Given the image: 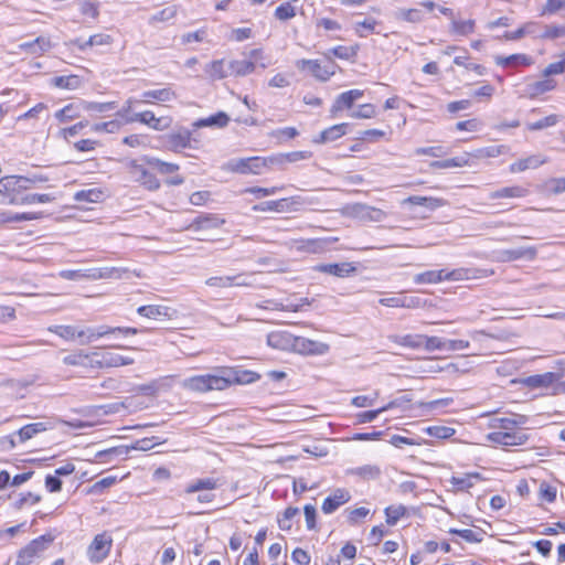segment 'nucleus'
<instances>
[{
  "label": "nucleus",
  "instance_id": "nucleus-20",
  "mask_svg": "<svg viewBox=\"0 0 565 565\" xmlns=\"http://www.w3.org/2000/svg\"><path fill=\"white\" fill-rule=\"evenodd\" d=\"M137 313L150 320H172L177 316V310L162 305H146L137 308Z\"/></svg>",
  "mask_w": 565,
  "mask_h": 565
},
{
  "label": "nucleus",
  "instance_id": "nucleus-57",
  "mask_svg": "<svg viewBox=\"0 0 565 565\" xmlns=\"http://www.w3.org/2000/svg\"><path fill=\"white\" fill-rule=\"evenodd\" d=\"M46 429L44 423H33L28 424L20 428L15 434L19 436L21 443H24L31 439L38 433L44 431Z\"/></svg>",
  "mask_w": 565,
  "mask_h": 565
},
{
  "label": "nucleus",
  "instance_id": "nucleus-12",
  "mask_svg": "<svg viewBox=\"0 0 565 565\" xmlns=\"http://www.w3.org/2000/svg\"><path fill=\"white\" fill-rule=\"evenodd\" d=\"M53 539L51 535H42L31 541L25 547H23L18 555L15 565H30L34 557H38L47 545L52 543Z\"/></svg>",
  "mask_w": 565,
  "mask_h": 565
},
{
  "label": "nucleus",
  "instance_id": "nucleus-6",
  "mask_svg": "<svg viewBox=\"0 0 565 565\" xmlns=\"http://www.w3.org/2000/svg\"><path fill=\"white\" fill-rule=\"evenodd\" d=\"M177 90L172 86L168 85L162 88L145 90L141 94L140 99L128 98L126 100L125 108L126 110H130L137 104L169 107L171 103L177 100Z\"/></svg>",
  "mask_w": 565,
  "mask_h": 565
},
{
  "label": "nucleus",
  "instance_id": "nucleus-61",
  "mask_svg": "<svg viewBox=\"0 0 565 565\" xmlns=\"http://www.w3.org/2000/svg\"><path fill=\"white\" fill-rule=\"evenodd\" d=\"M406 202L411 203L412 205H422L431 209L439 207L444 204V201L441 199L420 195L408 196L406 199Z\"/></svg>",
  "mask_w": 565,
  "mask_h": 565
},
{
  "label": "nucleus",
  "instance_id": "nucleus-35",
  "mask_svg": "<svg viewBox=\"0 0 565 565\" xmlns=\"http://www.w3.org/2000/svg\"><path fill=\"white\" fill-rule=\"evenodd\" d=\"M448 534L461 537L465 542L470 544H479L486 537V531L481 527L475 529H456L450 527Z\"/></svg>",
  "mask_w": 565,
  "mask_h": 565
},
{
  "label": "nucleus",
  "instance_id": "nucleus-58",
  "mask_svg": "<svg viewBox=\"0 0 565 565\" xmlns=\"http://www.w3.org/2000/svg\"><path fill=\"white\" fill-rule=\"evenodd\" d=\"M379 22L373 18H366L363 21L354 24V32L359 38H365L369 34L375 33Z\"/></svg>",
  "mask_w": 565,
  "mask_h": 565
},
{
  "label": "nucleus",
  "instance_id": "nucleus-10",
  "mask_svg": "<svg viewBox=\"0 0 565 565\" xmlns=\"http://www.w3.org/2000/svg\"><path fill=\"white\" fill-rule=\"evenodd\" d=\"M364 96V90L353 88L340 93L330 106L329 114L331 118H337L343 111L351 110L354 104Z\"/></svg>",
  "mask_w": 565,
  "mask_h": 565
},
{
  "label": "nucleus",
  "instance_id": "nucleus-60",
  "mask_svg": "<svg viewBox=\"0 0 565 565\" xmlns=\"http://www.w3.org/2000/svg\"><path fill=\"white\" fill-rule=\"evenodd\" d=\"M377 116V107L374 104L365 103L360 105L354 111H352L351 117L355 119H372Z\"/></svg>",
  "mask_w": 565,
  "mask_h": 565
},
{
  "label": "nucleus",
  "instance_id": "nucleus-56",
  "mask_svg": "<svg viewBox=\"0 0 565 565\" xmlns=\"http://www.w3.org/2000/svg\"><path fill=\"white\" fill-rule=\"evenodd\" d=\"M388 534L386 524L380 523L373 525L367 534V541L371 546H379L383 539Z\"/></svg>",
  "mask_w": 565,
  "mask_h": 565
},
{
  "label": "nucleus",
  "instance_id": "nucleus-7",
  "mask_svg": "<svg viewBox=\"0 0 565 565\" xmlns=\"http://www.w3.org/2000/svg\"><path fill=\"white\" fill-rule=\"evenodd\" d=\"M113 536L109 532L104 531L94 536L87 547V557L90 563L99 564L104 562L110 554L113 547Z\"/></svg>",
  "mask_w": 565,
  "mask_h": 565
},
{
  "label": "nucleus",
  "instance_id": "nucleus-38",
  "mask_svg": "<svg viewBox=\"0 0 565 565\" xmlns=\"http://www.w3.org/2000/svg\"><path fill=\"white\" fill-rule=\"evenodd\" d=\"M55 198L51 194H38V193H21L20 196H14L7 201L8 204L12 205H31L35 203H47L53 201Z\"/></svg>",
  "mask_w": 565,
  "mask_h": 565
},
{
  "label": "nucleus",
  "instance_id": "nucleus-41",
  "mask_svg": "<svg viewBox=\"0 0 565 565\" xmlns=\"http://www.w3.org/2000/svg\"><path fill=\"white\" fill-rule=\"evenodd\" d=\"M42 216V212L13 213L10 211H0V226L14 222L39 220Z\"/></svg>",
  "mask_w": 565,
  "mask_h": 565
},
{
  "label": "nucleus",
  "instance_id": "nucleus-42",
  "mask_svg": "<svg viewBox=\"0 0 565 565\" xmlns=\"http://www.w3.org/2000/svg\"><path fill=\"white\" fill-rule=\"evenodd\" d=\"M0 194L4 196V203L14 196L21 195V185L17 183L15 175H7L0 179Z\"/></svg>",
  "mask_w": 565,
  "mask_h": 565
},
{
  "label": "nucleus",
  "instance_id": "nucleus-62",
  "mask_svg": "<svg viewBox=\"0 0 565 565\" xmlns=\"http://www.w3.org/2000/svg\"><path fill=\"white\" fill-rule=\"evenodd\" d=\"M290 334L284 331H274L270 332L267 337L268 345L280 349L284 348L286 343L289 342Z\"/></svg>",
  "mask_w": 565,
  "mask_h": 565
},
{
  "label": "nucleus",
  "instance_id": "nucleus-4",
  "mask_svg": "<svg viewBox=\"0 0 565 565\" xmlns=\"http://www.w3.org/2000/svg\"><path fill=\"white\" fill-rule=\"evenodd\" d=\"M297 67L310 74L315 79L326 83L335 74L341 73L342 68L332 56H328L327 52L322 53L320 58H302L297 62Z\"/></svg>",
  "mask_w": 565,
  "mask_h": 565
},
{
  "label": "nucleus",
  "instance_id": "nucleus-32",
  "mask_svg": "<svg viewBox=\"0 0 565 565\" xmlns=\"http://www.w3.org/2000/svg\"><path fill=\"white\" fill-rule=\"evenodd\" d=\"M409 515V509L402 503L390 504L384 509L385 524L387 526H395L399 521Z\"/></svg>",
  "mask_w": 565,
  "mask_h": 565
},
{
  "label": "nucleus",
  "instance_id": "nucleus-16",
  "mask_svg": "<svg viewBox=\"0 0 565 565\" xmlns=\"http://www.w3.org/2000/svg\"><path fill=\"white\" fill-rule=\"evenodd\" d=\"M116 332H118L122 335H135L138 333V329L132 328V327H122V328L121 327H117V328L105 327V328H100L99 330L86 329V330H79L76 333V337L82 343H84L86 341L89 342V341L99 339L102 337L108 335V334H114Z\"/></svg>",
  "mask_w": 565,
  "mask_h": 565
},
{
  "label": "nucleus",
  "instance_id": "nucleus-25",
  "mask_svg": "<svg viewBox=\"0 0 565 565\" xmlns=\"http://www.w3.org/2000/svg\"><path fill=\"white\" fill-rule=\"evenodd\" d=\"M312 157L311 151L298 150L290 152L276 153L270 156L271 168L279 167L284 168L288 163H295L298 161L307 160Z\"/></svg>",
  "mask_w": 565,
  "mask_h": 565
},
{
  "label": "nucleus",
  "instance_id": "nucleus-51",
  "mask_svg": "<svg viewBox=\"0 0 565 565\" xmlns=\"http://www.w3.org/2000/svg\"><path fill=\"white\" fill-rule=\"evenodd\" d=\"M535 256H536V248L533 246L525 247V248L507 249L503 252V258L509 262L518 260L521 258L533 259V258H535Z\"/></svg>",
  "mask_w": 565,
  "mask_h": 565
},
{
  "label": "nucleus",
  "instance_id": "nucleus-9",
  "mask_svg": "<svg viewBox=\"0 0 565 565\" xmlns=\"http://www.w3.org/2000/svg\"><path fill=\"white\" fill-rule=\"evenodd\" d=\"M227 377V388L237 385H248L258 382L262 375L253 370H245L242 366L222 365Z\"/></svg>",
  "mask_w": 565,
  "mask_h": 565
},
{
  "label": "nucleus",
  "instance_id": "nucleus-52",
  "mask_svg": "<svg viewBox=\"0 0 565 565\" xmlns=\"http://www.w3.org/2000/svg\"><path fill=\"white\" fill-rule=\"evenodd\" d=\"M299 514V509L296 507H287L281 514L277 518V524L280 530L289 532L292 529V520Z\"/></svg>",
  "mask_w": 565,
  "mask_h": 565
},
{
  "label": "nucleus",
  "instance_id": "nucleus-1",
  "mask_svg": "<svg viewBox=\"0 0 565 565\" xmlns=\"http://www.w3.org/2000/svg\"><path fill=\"white\" fill-rule=\"evenodd\" d=\"M180 166L172 162H166L153 157H142L132 159L124 167V180L127 185L141 188L149 192H156L161 188V181L157 177L160 174H170L166 180L168 185H181L184 178L178 173Z\"/></svg>",
  "mask_w": 565,
  "mask_h": 565
},
{
  "label": "nucleus",
  "instance_id": "nucleus-54",
  "mask_svg": "<svg viewBox=\"0 0 565 565\" xmlns=\"http://www.w3.org/2000/svg\"><path fill=\"white\" fill-rule=\"evenodd\" d=\"M424 13L419 8L402 9L397 13V19L399 21L413 24L420 23L424 21Z\"/></svg>",
  "mask_w": 565,
  "mask_h": 565
},
{
  "label": "nucleus",
  "instance_id": "nucleus-50",
  "mask_svg": "<svg viewBox=\"0 0 565 565\" xmlns=\"http://www.w3.org/2000/svg\"><path fill=\"white\" fill-rule=\"evenodd\" d=\"M476 21L473 19L468 20H454L450 24V31L460 36H467L475 32Z\"/></svg>",
  "mask_w": 565,
  "mask_h": 565
},
{
  "label": "nucleus",
  "instance_id": "nucleus-55",
  "mask_svg": "<svg viewBox=\"0 0 565 565\" xmlns=\"http://www.w3.org/2000/svg\"><path fill=\"white\" fill-rule=\"evenodd\" d=\"M423 350L429 353L435 351H445L446 340L436 335L423 334Z\"/></svg>",
  "mask_w": 565,
  "mask_h": 565
},
{
  "label": "nucleus",
  "instance_id": "nucleus-29",
  "mask_svg": "<svg viewBox=\"0 0 565 565\" xmlns=\"http://www.w3.org/2000/svg\"><path fill=\"white\" fill-rule=\"evenodd\" d=\"M328 56L339 58L350 63H355L360 52V44L354 43L351 45H335L326 51Z\"/></svg>",
  "mask_w": 565,
  "mask_h": 565
},
{
  "label": "nucleus",
  "instance_id": "nucleus-5",
  "mask_svg": "<svg viewBox=\"0 0 565 565\" xmlns=\"http://www.w3.org/2000/svg\"><path fill=\"white\" fill-rule=\"evenodd\" d=\"M214 373L199 374L185 379L182 383L183 388L189 392L204 394L211 391H225L227 388V377L222 366H216Z\"/></svg>",
  "mask_w": 565,
  "mask_h": 565
},
{
  "label": "nucleus",
  "instance_id": "nucleus-64",
  "mask_svg": "<svg viewBox=\"0 0 565 565\" xmlns=\"http://www.w3.org/2000/svg\"><path fill=\"white\" fill-rule=\"evenodd\" d=\"M565 73V52L559 54V61L548 64L544 71L543 76H552Z\"/></svg>",
  "mask_w": 565,
  "mask_h": 565
},
{
  "label": "nucleus",
  "instance_id": "nucleus-22",
  "mask_svg": "<svg viewBox=\"0 0 565 565\" xmlns=\"http://www.w3.org/2000/svg\"><path fill=\"white\" fill-rule=\"evenodd\" d=\"M492 271L480 268H456L452 270L445 269V277L447 281L473 280L488 277Z\"/></svg>",
  "mask_w": 565,
  "mask_h": 565
},
{
  "label": "nucleus",
  "instance_id": "nucleus-19",
  "mask_svg": "<svg viewBox=\"0 0 565 565\" xmlns=\"http://www.w3.org/2000/svg\"><path fill=\"white\" fill-rule=\"evenodd\" d=\"M225 224V218L217 213H202L198 215L188 225V230L193 232L210 231L218 228Z\"/></svg>",
  "mask_w": 565,
  "mask_h": 565
},
{
  "label": "nucleus",
  "instance_id": "nucleus-31",
  "mask_svg": "<svg viewBox=\"0 0 565 565\" xmlns=\"http://www.w3.org/2000/svg\"><path fill=\"white\" fill-rule=\"evenodd\" d=\"M556 86L557 82L554 78H551V76H544V78L540 81L530 83L526 89L530 98L534 99L554 90Z\"/></svg>",
  "mask_w": 565,
  "mask_h": 565
},
{
  "label": "nucleus",
  "instance_id": "nucleus-23",
  "mask_svg": "<svg viewBox=\"0 0 565 565\" xmlns=\"http://www.w3.org/2000/svg\"><path fill=\"white\" fill-rule=\"evenodd\" d=\"M494 62L502 68L518 70L520 67H530L534 64V58L524 53H515L509 56H495Z\"/></svg>",
  "mask_w": 565,
  "mask_h": 565
},
{
  "label": "nucleus",
  "instance_id": "nucleus-34",
  "mask_svg": "<svg viewBox=\"0 0 565 565\" xmlns=\"http://www.w3.org/2000/svg\"><path fill=\"white\" fill-rule=\"evenodd\" d=\"M317 270L335 277H348L355 273L356 267L352 263L323 264Z\"/></svg>",
  "mask_w": 565,
  "mask_h": 565
},
{
  "label": "nucleus",
  "instance_id": "nucleus-43",
  "mask_svg": "<svg viewBox=\"0 0 565 565\" xmlns=\"http://www.w3.org/2000/svg\"><path fill=\"white\" fill-rule=\"evenodd\" d=\"M78 10L83 23L95 22L99 14L98 3L93 0H82Z\"/></svg>",
  "mask_w": 565,
  "mask_h": 565
},
{
  "label": "nucleus",
  "instance_id": "nucleus-15",
  "mask_svg": "<svg viewBox=\"0 0 565 565\" xmlns=\"http://www.w3.org/2000/svg\"><path fill=\"white\" fill-rule=\"evenodd\" d=\"M291 347L301 355H322L329 351L327 343L305 337H294Z\"/></svg>",
  "mask_w": 565,
  "mask_h": 565
},
{
  "label": "nucleus",
  "instance_id": "nucleus-26",
  "mask_svg": "<svg viewBox=\"0 0 565 565\" xmlns=\"http://www.w3.org/2000/svg\"><path fill=\"white\" fill-rule=\"evenodd\" d=\"M296 203H299L297 198H282L256 204L252 210L254 212H286L290 211Z\"/></svg>",
  "mask_w": 565,
  "mask_h": 565
},
{
  "label": "nucleus",
  "instance_id": "nucleus-27",
  "mask_svg": "<svg viewBox=\"0 0 565 565\" xmlns=\"http://www.w3.org/2000/svg\"><path fill=\"white\" fill-rule=\"evenodd\" d=\"M547 159L541 154H531L525 158H521L515 160L509 166L510 173H521L526 170L537 169L544 163H546Z\"/></svg>",
  "mask_w": 565,
  "mask_h": 565
},
{
  "label": "nucleus",
  "instance_id": "nucleus-37",
  "mask_svg": "<svg viewBox=\"0 0 565 565\" xmlns=\"http://www.w3.org/2000/svg\"><path fill=\"white\" fill-rule=\"evenodd\" d=\"M178 15V7L172 4L162 8L152 15L149 17L148 23L152 26H159L168 24L173 21Z\"/></svg>",
  "mask_w": 565,
  "mask_h": 565
},
{
  "label": "nucleus",
  "instance_id": "nucleus-59",
  "mask_svg": "<svg viewBox=\"0 0 565 565\" xmlns=\"http://www.w3.org/2000/svg\"><path fill=\"white\" fill-rule=\"evenodd\" d=\"M297 15L296 7L289 2L280 3L274 11V17L280 22H286L294 19Z\"/></svg>",
  "mask_w": 565,
  "mask_h": 565
},
{
  "label": "nucleus",
  "instance_id": "nucleus-44",
  "mask_svg": "<svg viewBox=\"0 0 565 565\" xmlns=\"http://www.w3.org/2000/svg\"><path fill=\"white\" fill-rule=\"evenodd\" d=\"M351 475L363 481H372L381 477L382 470L377 465H364L352 469Z\"/></svg>",
  "mask_w": 565,
  "mask_h": 565
},
{
  "label": "nucleus",
  "instance_id": "nucleus-53",
  "mask_svg": "<svg viewBox=\"0 0 565 565\" xmlns=\"http://www.w3.org/2000/svg\"><path fill=\"white\" fill-rule=\"evenodd\" d=\"M482 120L478 117H472L463 120H459L455 124V130L458 132H471L476 134L482 129Z\"/></svg>",
  "mask_w": 565,
  "mask_h": 565
},
{
  "label": "nucleus",
  "instance_id": "nucleus-8",
  "mask_svg": "<svg viewBox=\"0 0 565 565\" xmlns=\"http://www.w3.org/2000/svg\"><path fill=\"white\" fill-rule=\"evenodd\" d=\"M270 168V156L241 158L231 163V171L239 174H260Z\"/></svg>",
  "mask_w": 565,
  "mask_h": 565
},
{
  "label": "nucleus",
  "instance_id": "nucleus-24",
  "mask_svg": "<svg viewBox=\"0 0 565 565\" xmlns=\"http://www.w3.org/2000/svg\"><path fill=\"white\" fill-rule=\"evenodd\" d=\"M486 481V478L479 472H467L462 476H452L449 483L455 492H468L478 482Z\"/></svg>",
  "mask_w": 565,
  "mask_h": 565
},
{
  "label": "nucleus",
  "instance_id": "nucleus-45",
  "mask_svg": "<svg viewBox=\"0 0 565 565\" xmlns=\"http://www.w3.org/2000/svg\"><path fill=\"white\" fill-rule=\"evenodd\" d=\"M228 122H230V117L227 116V114L224 111H218V113L211 115L206 118H201V119L196 120L193 124V126L195 128L212 127V126L223 128V127L227 126Z\"/></svg>",
  "mask_w": 565,
  "mask_h": 565
},
{
  "label": "nucleus",
  "instance_id": "nucleus-36",
  "mask_svg": "<svg viewBox=\"0 0 565 565\" xmlns=\"http://www.w3.org/2000/svg\"><path fill=\"white\" fill-rule=\"evenodd\" d=\"M529 194V190L522 185H510L498 189L490 194L492 200L522 199Z\"/></svg>",
  "mask_w": 565,
  "mask_h": 565
},
{
  "label": "nucleus",
  "instance_id": "nucleus-13",
  "mask_svg": "<svg viewBox=\"0 0 565 565\" xmlns=\"http://www.w3.org/2000/svg\"><path fill=\"white\" fill-rule=\"evenodd\" d=\"M558 377H561V373L545 372L524 377L522 384L530 390H546L554 396V388Z\"/></svg>",
  "mask_w": 565,
  "mask_h": 565
},
{
  "label": "nucleus",
  "instance_id": "nucleus-47",
  "mask_svg": "<svg viewBox=\"0 0 565 565\" xmlns=\"http://www.w3.org/2000/svg\"><path fill=\"white\" fill-rule=\"evenodd\" d=\"M113 38L109 34L97 33L92 35L87 41L81 42L78 40L75 41V44L81 50H85L86 47L93 46H108L113 43Z\"/></svg>",
  "mask_w": 565,
  "mask_h": 565
},
{
  "label": "nucleus",
  "instance_id": "nucleus-49",
  "mask_svg": "<svg viewBox=\"0 0 565 565\" xmlns=\"http://www.w3.org/2000/svg\"><path fill=\"white\" fill-rule=\"evenodd\" d=\"M206 74L212 81L223 79L227 76L226 62L224 58L214 60L206 65Z\"/></svg>",
  "mask_w": 565,
  "mask_h": 565
},
{
  "label": "nucleus",
  "instance_id": "nucleus-2",
  "mask_svg": "<svg viewBox=\"0 0 565 565\" xmlns=\"http://www.w3.org/2000/svg\"><path fill=\"white\" fill-rule=\"evenodd\" d=\"M526 422L527 418L524 415L494 417L489 423L490 431L487 435V440L501 447L523 446L529 440L524 427Z\"/></svg>",
  "mask_w": 565,
  "mask_h": 565
},
{
  "label": "nucleus",
  "instance_id": "nucleus-30",
  "mask_svg": "<svg viewBox=\"0 0 565 565\" xmlns=\"http://www.w3.org/2000/svg\"><path fill=\"white\" fill-rule=\"evenodd\" d=\"M379 303L388 308H416L420 305V299L407 297L399 292L398 296L381 298Z\"/></svg>",
  "mask_w": 565,
  "mask_h": 565
},
{
  "label": "nucleus",
  "instance_id": "nucleus-48",
  "mask_svg": "<svg viewBox=\"0 0 565 565\" xmlns=\"http://www.w3.org/2000/svg\"><path fill=\"white\" fill-rule=\"evenodd\" d=\"M441 281H446L445 269L426 270L415 277L417 284L435 285Z\"/></svg>",
  "mask_w": 565,
  "mask_h": 565
},
{
  "label": "nucleus",
  "instance_id": "nucleus-14",
  "mask_svg": "<svg viewBox=\"0 0 565 565\" xmlns=\"http://www.w3.org/2000/svg\"><path fill=\"white\" fill-rule=\"evenodd\" d=\"M352 499L351 491L347 488L333 489L322 501L321 511L324 514H332Z\"/></svg>",
  "mask_w": 565,
  "mask_h": 565
},
{
  "label": "nucleus",
  "instance_id": "nucleus-33",
  "mask_svg": "<svg viewBox=\"0 0 565 565\" xmlns=\"http://www.w3.org/2000/svg\"><path fill=\"white\" fill-rule=\"evenodd\" d=\"M374 512L369 507H353L344 511L345 522L351 526L364 523L373 516Z\"/></svg>",
  "mask_w": 565,
  "mask_h": 565
},
{
  "label": "nucleus",
  "instance_id": "nucleus-11",
  "mask_svg": "<svg viewBox=\"0 0 565 565\" xmlns=\"http://www.w3.org/2000/svg\"><path fill=\"white\" fill-rule=\"evenodd\" d=\"M90 363H96L99 369L103 367H119L125 365H130L134 363V359L129 356L121 355L119 353L108 351V350H99L90 352L89 356Z\"/></svg>",
  "mask_w": 565,
  "mask_h": 565
},
{
  "label": "nucleus",
  "instance_id": "nucleus-17",
  "mask_svg": "<svg viewBox=\"0 0 565 565\" xmlns=\"http://www.w3.org/2000/svg\"><path fill=\"white\" fill-rule=\"evenodd\" d=\"M130 120L138 121L156 131L167 130L172 125L171 116L157 117L152 110L137 113Z\"/></svg>",
  "mask_w": 565,
  "mask_h": 565
},
{
  "label": "nucleus",
  "instance_id": "nucleus-63",
  "mask_svg": "<svg viewBox=\"0 0 565 565\" xmlns=\"http://www.w3.org/2000/svg\"><path fill=\"white\" fill-rule=\"evenodd\" d=\"M556 495H557V489L554 486H552L547 482H542L540 484V490H539L540 500H542L543 502H546V503H553L556 500Z\"/></svg>",
  "mask_w": 565,
  "mask_h": 565
},
{
  "label": "nucleus",
  "instance_id": "nucleus-21",
  "mask_svg": "<svg viewBox=\"0 0 565 565\" xmlns=\"http://www.w3.org/2000/svg\"><path fill=\"white\" fill-rule=\"evenodd\" d=\"M250 60H234L230 62L228 66L231 68V74L234 76H245L248 74H252L255 68V62L259 58H263V50L255 49L252 50L250 53Z\"/></svg>",
  "mask_w": 565,
  "mask_h": 565
},
{
  "label": "nucleus",
  "instance_id": "nucleus-3",
  "mask_svg": "<svg viewBox=\"0 0 565 565\" xmlns=\"http://www.w3.org/2000/svg\"><path fill=\"white\" fill-rule=\"evenodd\" d=\"M509 147L505 145L488 146L479 148L473 152L463 151L460 156L448 158L445 160H437L430 163V168L436 170H447L456 168L470 167L475 159H489L497 158L508 152Z\"/></svg>",
  "mask_w": 565,
  "mask_h": 565
},
{
  "label": "nucleus",
  "instance_id": "nucleus-46",
  "mask_svg": "<svg viewBox=\"0 0 565 565\" xmlns=\"http://www.w3.org/2000/svg\"><path fill=\"white\" fill-rule=\"evenodd\" d=\"M217 487H218V482L216 479L203 478V479H198V480L189 483L185 487L184 492L186 494H192V493H195L199 491H204V490L212 491V490H215Z\"/></svg>",
  "mask_w": 565,
  "mask_h": 565
},
{
  "label": "nucleus",
  "instance_id": "nucleus-28",
  "mask_svg": "<svg viewBox=\"0 0 565 565\" xmlns=\"http://www.w3.org/2000/svg\"><path fill=\"white\" fill-rule=\"evenodd\" d=\"M349 122H340L323 129L313 140L315 143H328L347 135Z\"/></svg>",
  "mask_w": 565,
  "mask_h": 565
},
{
  "label": "nucleus",
  "instance_id": "nucleus-39",
  "mask_svg": "<svg viewBox=\"0 0 565 565\" xmlns=\"http://www.w3.org/2000/svg\"><path fill=\"white\" fill-rule=\"evenodd\" d=\"M391 341L396 345L411 350H423V334L408 333L404 335H393Z\"/></svg>",
  "mask_w": 565,
  "mask_h": 565
},
{
  "label": "nucleus",
  "instance_id": "nucleus-18",
  "mask_svg": "<svg viewBox=\"0 0 565 565\" xmlns=\"http://www.w3.org/2000/svg\"><path fill=\"white\" fill-rule=\"evenodd\" d=\"M74 199L75 204L73 205V210H93V206H90V204L102 203L105 199V193L100 188H90L77 192Z\"/></svg>",
  "mask_w": 565,
  "mask_h": 565
},
{
  "label": "nucleus",
  "instance_id": "nucleus-40",
  "mask_svg": "<svg viewBox=\"0 0 565 565\" xmlns=\"http://www.w3.org/2000/svg\"><path fill=\"white\" fill-rule=\"evenodd\" d=\"M328 243L326 238H300L294 242L298 252L317 254L320 253Z\"/></svg>",
  "mask_w": 565,
  "mask_h": 565
}]
</instances>
